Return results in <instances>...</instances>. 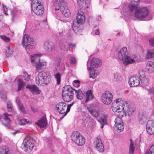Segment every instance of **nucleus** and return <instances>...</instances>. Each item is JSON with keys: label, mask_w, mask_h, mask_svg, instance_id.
<instances>
[{"label": "nucleus", "mask_w": 154, "mask_h": 154, "mask_svg": "<svg viewBox=\"0 0 154 154\" xmlns=\"http://www.w3.org/2000/svg\"><path fill=\"white\" fill-rule=\"evenodd\" d=\"M96 149L100 152H103L104 149L103 144L99 137H97L94 142Z\"/></svg>", "instance_id": "obj_18"}, {"label": "nucleus", "mask_w": 154, "mask_h": 154, "mask_svg": "<svg viewBox=\"0 0 154 154\" xmlns=\"http://www.w3.org/2000/svg\"><path fill=\"white\" fill-rule=\"evenodd\" d=\"M56 108L60 114H64L66 109V104L64 102H60L56 104Z\"/></svg>", "instance_id": "obj_16"}, {"label": "nucleus", "mask_w": 154, "mask_h": 154, "mask_svg": "<svg viewBox=\"0 0 154 154\" xmlns=\"http://www.w3.org/2000/svg\"><path fill=\"white\" fill-rule=\"evenodd\" d=\"M18 123L20 125H25L28 124L29 121L26 119H23L18 121Z\"/></svg>", "instance_id": "obj_41"}, {"label": "nucleus", "mask_w": 154, "mask_h": 154, "mask_svg": "<svg viewBox=\"0 0 154 154\" xmlns=\"http://www.w3.org/2000/svg\"><path fill=\"white\" fill-rule=\"evenodd\" d=\"M149 42L150 45L154 47V37L151 38L149 40Z\"/></svg>", "instance_id": "obj_53"}, {"label": "nucleus", "mask_w": 154, "mask_h": 154, "mask_svg": "<svg viewBox=\"0 0 154 154\" xmlns=\"http://www.w3.org/2000/svg\"><path fill=\"white\" fill-rule=\"evenodd\" d=\"M0 97L1 99L4 100L6 99V96L4 91H0Z\"/></svg>", "instance_id": "obj_47"}, {"label": "nucleus", "mask_w": 154, "mask_h": 154, "mask_svg": "<svg viewBox=\"0 0 154 154\" xmlns=\"http://www.w3.org/2000/svg\"><path fill=\"white\" fill-rule=\"evenodd\" d=\"M90 0H78L77 4L80 8H85L88 6Z\"/></svg>", "instance_id": "obj_26"}, {"label": "nucleus", "mask_w": 154, "mask_h": 154, "mask_svg": "<svg viewBox=\"0 0 154 154\" xmlns=\"http://www.w3.org/2000/svg\"><path fill=\"white\" fill-rule=\"evenodd\" d=\"M73 103H74V102H73L71 104H68V105L69 106H70L71 107V106L73 105Z\"/></svg>", "instance_id": "obj_63"}, {"label": "nucleus", "mask_w": 154, "mask_h": 154, "mask_svg": "<svg viewBox=\"0 0 154 154\" xmlns=\"http://www.w3.org/2000/svg\"><path fill=\"white\" fill-rule=\"evenodd\" d=\"M77 98L79 100H82L83 97V94L81 90H75Z\"/></svg>", "instance_id": "obj_35"}, {"label": "nucleus", "mask_w": 154, "mask_h": 154, "mask_svg": "<svg viewBox=\"0 0 154 154\" xmlns=\"http://www.w3.org/2000/svg\"><path fill=\"white\" fill-rule=\"evenodd\" d=\"M18 106L20 110L23 113L25 112V110L24 106L20 103H18Z\"/></svg>", "instance_id": "obj_48"}, {"label": "nucleus", "mask_w": 154, "mask_h": 154, "mask_svg": "<svg viewBox=\"0 0 154 154\" xmlns=\"http://www.w3.org/2000/svg\"><path fill=\"white\" fill-rule=\"evenodd\" d=\"M139 79H140L142 82H144L146 79L145 75V72L143 71L139 72Z\"/></svg>", "instance_id": "obj_34"}, {"label": "nucleus", "mask_w": 154, "mask_h": 154, "mask_svg": "<svg viewBox=\"0 0 154 154\" xmlns=\"http://www.w3.org/2000/svg\"><path fill=\"white\" fill-rule=\"evenodd\" d=\"M61 9L60 10L62 14L66 17H69L70 14V12L68 7L66 6H63L61 7Z\"/></svg>", "instance_id": "obj_28"}, {"label": "nucleus", "mask_w": 154, "mask_h": 154, "mask_svg": "<svg viewBox=\"0 0 154 154\" xmlns=\"http://www.w3.org/2000/svg\"><path fill=\"white\" fill-rule=\"evenodd\" d=\"M0 154H11V152L8 149L2 148L0 149Z\"/></svg>", "instance_id": "obj_43"}, {"label": "nucleus", "mask_w": 154, "mask_h": 154, "mask_svg": "<svg viewBox=\"0 0 154 154\" xmlns=\"http://www.w3.org/2000/svg\"><path fill=\"white\" fill-rule=\"evenodd\" d=\"M35 124L37 125L41 128L46 127L48 125L47 121L45 117L44 116L41 118L38 122H36Z\"/></svg>", "instance_id": "obj_25"}, {"label": "nucleus", "mask_w": 154, "mask_h": 154, "mask_svg": "<svg viewBox=\"0 0 154 154\" xmlns=\"http://www.w3.org/2000/svg\"><path fill=\"white\" fill-rule=\"evenodd\" d=\"M113 95L109 91H105L102 95L101 100L104 104L106 105L110 104L112 102Z\"/></svg>", "instance_id": "obj_12"}, {"label": "nucleus", "mask_w": 154, "mask_h": 154, "mask_svg": "<svg viewBox=\"0 0 154 154\" xmlns=\"http://www.w3.org/2000/svg\"><path fill=\"white\" fill-rule=\"evenodd\" d=\"M119 34H120V32H118V33H117V35H119Z\"/></svg>", "instance_id": "obj_64"}, {"label": "nucleus", "mask_w": 154, "mask_h": 154, "mask_svg": "<svg viewBox=\"0 0 154 154\" xmlns=\"http://www.w3.org/2000/svg\"><path fill=\"white\" fill-rule=\"evenodd\" d=\"M87 108L90 114L96 109L95 105L94 104H89L87 106Z\"/></svg>", "instance_id": "obj_38"}, {"label": "nucleus", "mask_w": 154, "mask_h": 154, "mask_svg": "<svg viewBox=\"0 0 154 154\" xmlns=\"http://www.w3.org/2000/svg\"><path fill=\"white\" fill-rule=\"evenodd\" d=\"M71 107L68 105L67 106L66 105V110L65 113L64 114V116H65L67 114L69 111Z\"/></svg>", "instance_id": "obj_52"}, {"label": "nucleus", "mask_w": 154, "mask_h": 154, "mask_svg": "<svg viewBox=\"0 0 154 154\" xmlns=\"http://www.w3.org/2000/svg\"><path fill=\"white\" fill-rule=\"evenodd\" d=\"M147 119L148 115L146 113H142L139 114L138 120L140 123H143L146 122Z\"/></svg>", "instance_id": "obj_29"}, {"label": "nucleus", "mask_w": 154, "mask_h": 154, "mask_svg": "<svg viewBox=\"0 0 154 154\" xmlns=\"http://www.w3.org/2000/svg\"><path fill=\"white\" fill-rule=\"evenodd\" d=\"M26 88L29 89L33 94L37 95L40 94V90L38 88L34 85H28Z\"/></svg>", "instance_id": "obj_23"}, {"label": "nucleus", "mask_w": 154, "mask_h": 154, "mask_svg": "<svg viewBox=\"0 0 154 154\" xmlns=\"http://www.w3.org/2000/svg\"><path fill=\"white\" fill-rule=\"evenodd\" d=\"M94 117L96 118V119L101 124V128H103L104 125L107 123V119L108 117V115L106 114H104L102 115V117L100 119L97 118L100 115L98 111L96 109L90 114Z\"/></svg>", "instance_id": "obj_10"}, {"label": "nucleus", "mask_w": 154, "mask_h": 154, "mask_svg": "<svg viewBox=\"0 0 154 154\" xmlns=\"http://www.w3.org/2000/svg\"><path fill=\"white\" fill-rule=\"evenodd\" d=\"M46 65L45 61L40 62V61L35 66L37 70H41L42 68Z\"/></svg>", "instance_id": "obj_33"}, {"label": "nucleus", "mask_w": 154, "mask_h": 154, "mask_svg": "<svg viewBox=\"0 0 154 154\" xmlns=\"http://www.w3.org/2000/svg\"><path fill=\"white\" fill-rule=\"evenodd\" d=\"M2 142V135L0 134V143Z\"/></svg>", "instance_id": "obj_62"}, {"label": "nucleus", "mask_w": 154, "mask_h": 154, "mask_svg": "<svg viewBox=\"0 0 154 154\" xmlns=\"http://www.w3.org/2000/svg\"><path fill=\"white\" fill-rule=\"evenodd\" d=\"M61 74L59 72H58L54 75V78L56 79L57 82V84L58 85L60 84L61 82Z\"/></svg>", "instance_id": "obj_37"}, {"label": "nucleus", "mask_w": 154, "mask_h": 154, "mask_svg": "<svg viewBox=\"0 0 154 154\" xmlns=\"http://www.w3.org/2000/svg\"><path fill=\"white\" fill-rule=\"evenodd\" d=\"M65 30L64 29H62L61 31H59V34L60 35H62L65 32Z\"/></svg>", "instance_id": "obj_56"}, {"label": "nucleus", "mask_w": 154, "mask_h": 154, "mask_svg": "<svg viewBox=\"0 0 154 154\" xmlns=\"http://www.w3.org/2000/svg\"><path fill=\"white\" fill-rule=\"evenodd\" d=\"M146 129L147 132L150 134L154 133V122L148 121L147 123Z\"/></svg>", "instance_id": "obj_20"}, {"label": "nucleus", "mask_w": 154, "mask_h": 154, "mask_svg": "<svg viewBox=\"0 0 154 154\" xmlns=\"http://www.w3.org/2000/svg\"><path fill=\"white\" fill-rule=\"evenodd\" d=\"M70 63L71 64H75L76 63L75 59L73 57H71L70 59Z\"/></svg>", "instance_id": "obj_51"}, {"label": "nucleus", "mask_w": 154, "mask_h": 154, "mask_svg": "<svg viewBox=\"0 0 154 154\" xmlns=\"http://www.w3.org/2000/svg\"><path fill=\"white\" fill-rule=\"evenodd\" d=\"M78 23L76 22H73L72 25V28L73 30L75 32H76L79 30V24L77 25Z\"/></svg>", "instance_id": "obj_42"}, {"label": "nucleus", "mask_w": 154, "mask_h": 154, "mask_svg": "<svg viewBox=\"0 0 154 154\" xmlns=\"http://www.w3.org/2000/svg\"><path fill=\"white\" fill-rule=\"evenodd\" d=\"M61 61V60L60 59H58L57 60V66H59L60 64V63Z\"/></svg>", "instance_id": "obj_58"}, {"label": "nucleus", "mask_w": 154, "mask_h": 154, "mask_svg": "<svg viewBox=\"0 0 154 154\" xmlns=\"http://www.w3.org/2000/svg\"><path fill=\"white\" fill-rule=\"evenodd\" d=\"M85 17L83 11L81 10H79L76 17L77 25L83 24L85 21Z\"/></svg>", "instance_id": "obj_15"}, {"label": "nucleus", "mask_w": 154, "mask_h": 154, "mask_svg": "<svg viewBox=\"0 0 154 154\" xmlns=\"http://www.w3.org/2000/svg\"><path fill=\"white\" fill-rule=\"evenodd\" d=\"M128 83L131 87L137 86L140 83L139 78L136 76H132L129 79Z\"/></svg>", "instance_id": "obj_19"}, {"label": "nucleus", "mask_w": 154, "mask_h": 154, "mask_svg": "<svg viewBox=\"0 0 154 154\" xmlns=\"http://www.w3.org/2000/svg\"><path fill=\"white\" fill-rule=\"evenodd\" d=\"M31 7L33 12L38 15H42L44 12L43 7L39 0H32Z\"/></svg>", "instance_id": "obj_8"}, {"label": "nucleus", "mask_w": 154, "mask_h": 154, "mask_svg": "<svg viewBox=\"0 0 154 154\" xmlns=\"http://www.w3.org/2000/svg\"><path fill=\"white\" fill-rule=\"evenodd\" d=\"M13 53L12 50L9 47H8L6 49V53L5 54L6 55L9 57L11 56Z\"/></svg>", "instance_id": "obj_40"}, {"label": "nucleus", "mask_w": 154, "mask_h": 154, "mask_svg": "<svg viewBox=\"0 0 154 154\" xmlns=\"http://www.w3.org/2000/svg\"><path fill=\"white\" fill-rule=\"evenodd\" d=\"M88 69L89 71V77L90 78H92L93 79H94L97 76L99 75L100 74L98 70L94 69L93 68L89 69V68H88Z\"/></svg>", "instance_id": "obj_27"}, {"label": "nucleus", "mask_w": 154, "mask_h": 154, "mask_svg": "<svg viewBox=\"0 0 154 154\" xmlns=\"http://www.w3.org/2000/svg\"><path fill=\"white\" fill-rule=\"evenodd\" d=\"M18 91L20 90L23 87L24 83L22 79H19L18 80Z\"/></svg>", "instance_id": "obj_44"}, {"label": "nucleus", "mask_w": 154, "mask_h": 154, "mask_svg": "<svg viewBox=\"0 0 154 154\" xmlns=\"http://www.w3.org/2000/svg\"><path fill=\"white\" fill-rule=\"evenodd\" d=\"M122 80L121 74L118 72H116L114 74L113 81L117 83H120Z\"/></svg>", "instance_id": "obj_31"}, {"label": "nucleus", "mask_w": 154, "mask_h": 154, "mask_svg": "<svg viewBox=\"0 0 154 154\" xmlns=\"http://www.w3.org/2000/svg\"><path fill=\"white\" fill-rule=\"evenodd\" d=\"M115 124L114 129L118 132L120 133L124 129V125L121 119L116 118L115 120Z\"/></svg>", "instance_id": "obj_13"}, {"label": "nucleus", "mask_w": 154, "mask_h": 154, "mask_svg": "<svg viewBox=\"0 0 154 154\" xmlns=\"http://www.w3.org/2000/svg\"><path fill=\"white\" fill-rule=\"evenodd\" d=\"M146 68L149 73H151L154 71V62L148 61L146 64Z\"/></svg>", "instance_id": "obj_30"}, {"label": "nucleus", "mask_w": 154, "mask_h": 154, "mask_svg": "<svg viewBox=\"0 0 154 154\" xmlns=\"http://www.w3.org/2000/svg\"><path fill=\"white\" fill-rule=\"evenodd\" d=\"M1 38L4 41L6 42H9L10 40L9 38L7 37L5 35H1Z\"/></svg>", "instance_id": "obj_50"}, {"label": "nucleus", "mask_w": 154, "mask_h": 154, "mask_svg": "<svg viewBox=\"0 0 154 154\" xmlns=\"http://www.w3.org/2000/svg\"><path fill=\"white\" fill-rule=\"evenodd\" d=\"M12 103L11 102L8 101L7 103V109L8 110L9 112H11L12 109Z\"/></svg>", "instance_id": "obj_46"}, {"label": "nucleus", "mask_w": 154, "mask_h": 154, "mask_svg": "<svg viewBox=\"0 0 154 154\" xmlns=\"http://www.w3.org/2000/svg\"><path fill=\"white\" fill-rule=\"evenodd\" d=\"M22 43L27 52L35 48V44L34 39L28 35L25 34L23 35Z\"/></svg>", "instance_id": "obj_5"}, {"label": "nucleus", "mask_w": 154, "mask_h": 154, "mask_svg": "<svg viewBox=\"0 0 154 154\" xmlns=\"http://www.w3.org/2000/svg\"><path fill=\"white\" fill-rule=\"evenodd\" d=\"M72 140L79 146H81L85 143V137L79 133L73 132L71 135Z\"/></svg>", "instance_id": "obj_9"}, {"label": "nucleus", "mask_w": 154, "mask_h": 154, "mask_svg": "<svg viewBox=\"0 0 154 154\" xmlns=\"http://www.w3.org/2000/svg\"><path fill=\"white\" fill-rule=\"evenodd\" d=\"M51 80V76L48 72H39L35 79L36 83L38 85H47Z\"/></svg>", "instance_id": "obj_4"}, {"label": "nucleus", "mask_w": 154, "mask_h": 154, "mask_svg": "<svg viewBox=\"0 0 154 154\" xmlns=\"http://www.w3.org/2000/svg\"><path fill=\"white\" fill-rule=\"evenodd\" d=\"M3 11L4 13L6 15H8V14L7 12L8 11V8H6V7L5 6L3 5Z\"/></svg>", "instance_id": "obj_54"}, {"label": "nucleus", "mask_w": 154, "mask_h": 154, "mask_svg": "<svg viewBox=\"0 0 154 154\" xmlns=\"http://www.w3.org/2000/svg\"><path fill=\"white\" fill-rule=\"evenodd\" d=\"M145 154H154V145L150 147L148 152H146Z\"/></svg>", "instance_id": "obj_45"}, {"label": "nucleus", "mask_w": 154, "mask_h": 154, "mask_svg": "<svg viewBox=\"0 0 154 154\" xmlns=\"http://www.w3.org/2000/svg\"><path fill=\"white\" fill-rule=\"evenodd\" d=\"M10 116V115L5 113L3 115L0 116V120L2 124L7 126L8 128H10L11 121L9 118L8 116Z\"/></svg>", "instance_id": "obj_14"}, {"label": "nucleus", "mask_w": 154, "mask_h": 154, "mask_svg": "<svg viewBox=\"0 0 154 154\" xmlns=\"http://www.w3.org/2000/svg\"><path fill=\"white\" fill-rule=\"evenodd\" d=\"M127 48L123 47L118 52L117 57L119 60L122 61L125 66L136 63L137 61V56L135 55L128 56Z\"/></svg>", "instance_id": "obj_2"}, {"label": "nucleus", "mask_w": 154, "mask_h": 154, "mask_svg": "<svg viewBox=\"0 0 154 154\" xmlns=\"http://www.w3.org/2000/svg\"><path fill=\"white\" fill-rule=\"evenodd\" d=\"M45 49L46 50L49 51H52L54 49V43L50 41H46L44 44Z\"/></svg>", "instance_id": "obj_22"}, {"label": "nucleus", "mask_w": 154, "mask_h": 154, "mask_svg": "<svg viewBox=\"0 0 154 154\" xmlns=\"http://www.w3.org/2000/svg\"><path fill=\"white\" fill-rule=\"evenodd\" d=\"M35 140L30 137H26L23 140L21 147L24 151L27 152H30L35 145Z\"/></svg>", "instance_id": "obj_7"}, {"label": "nucleus", "mask_w": 154, "mask_h": 154, "mask_svg": "<svg viewBox=\"0 0 154 154\" xmlns=\"http://www.w3.org/2000/svg\"><path fill=\"white\" fill-rule=\"evenodd\" d=\"M94 98L93 96L91 90H88L86 92V100L85 102L87 103L89 101L92 100Z\"/></svg>", "instance_id": "obj_32"}, {"label": "nucleus", "mask_w": 154, "mask_h": 154, "mask_svg": "<svg viewBox=\"0 0 154 154\" xmlns=\"http://www.w3.org/2000/svg\"><path fill=\"white\" fill-rule=\"evenodd\" d=\"M69 46L70 47H71V46L73 47H74L75 46V44H69Z\"/></svg>", "instance_id": "obj_60"}, {"label": "nucleus", "mask_w": 154, "mask_h": 154, "mask_svg": "<svg viewBox=\"0 0 154 154\" xmlns=\"http://www.w3.org/2000/svg\"><path fill=\"white\" fill-rule=\"evenodd\" d=\"M40 56L39 54H35L30 56L31 63L32 65L34 66L40 60Z\"/></svg>", "instance_id": "obj_24"}, {"label": "nucleus", "mask_w": 154, "mask_h": 154, "mask_svg": "<svg viewBox=\"0 0 154 154\" xmlns=\"http://www.w3.org/2000/svg\"><path fill=\"white\" fill-rule=\"evenodd\" d=\"M60 20L61 21H62L64 23H65L67 22V21L66 20H61V19H60Z\"/></svg>", "instance_id": "obj_61"}, {"label": "nucleus", "mask_w": 154, "mask_h": 154, "mask_svg": "<svg viewBox=\"0 0 154 154\" xmlns=\"http://www.w3.org/2000/svg\"><path fill=\"white\" fill-rule=\"evenodd\" d=\"M149 13L147 7L139 8L134 17L140 20H149L152 19V15L149 16Z\"/></svg>", "instance_id": "obj_3"}, {"label": "nucleus", "mask_w": 154, "mask_h": 154, "mask_svg": "<svg viewBox=\"0 0 154 154\" xmlns=\"http://www.w3.org/2000/svg\"><path fill=\"white\" fill-rule=\"evenodd\" d=\"M148 91L149 94L152 93L154 94V88H149L148 90Z\"/></svg>", "instance_id": "obj_55"}, {"label": "nucleus", "mask_w": 154, "mask_h": 154, "mask_svg": "<svg viewBox=\"0 0 154 154\" xmlns=\"http://www.w3.org/2000/svg\"><path fill=\"white\" fill-rule=\"evenodd\" d=\"M113 103L115 104V106L112 107V110L118 116L117 118L120 119L124 115H131L134 109L132 106L128 104L121 99H116Z\"/></svg>", "instance_id": "obj_1"}, {"label": "nucleus", "mask_w": 154, "mask_h": 154, "mask_svg": "<svg viewBox=\"0 0 154 154\" xmlns=\"http://www.w3.org/2000/svg\"><path fill=\"white\" fill-rule=\"evenodd\" d=\"M74 89L69 85L65 86L63 88L62 97L64 101L69 102L73 97Z\"/></svg>", "instance_id": "obj_6"}, {"label": "nucleus", "mask_w": 154, "mask_h": 154, "mask_svg": "<svg viewBox=\"0 0 154 154\" xmlns=\"http://www.w3.org/2000/svg\"><path fill=\"white\" fill-rule=\"evenodd\" d=\"M102 65L101 61L99 59L96 58H93L90 62V66L89 69L92 68H97L100 67Z\"/></svg>", "instance_id": "obj_17"}, {"label": "nucleus", "mask_w": 154, "mask_h": 154, "mask_svg": "<svg viewBox=\"0 0 154 154\" xmlns=\"http://www.w3.org/2000/svg\"><path fill=\"white\" fill-rule=\"evenodd\" d=\"M146 58L147 59L151 58L154 57V50H148L146 55Z\"/></svg>", "instance_id": "obj_36"}, {"label": "nucleus", "mask_w": 154, "mask_h": 154, "mask_svg": "<svg viewBox=\"0 0 154 154\" xmlns=\"http://www.w3.org/2000/svg\"><path fill=\"white\" fill-rule=\"evenodd\" d=\"M23 78L25 80L28 81L30 79V78L29 75L26 72L23 73Z\"/></svg>", "instance_id": "obj_49"}, {"label": "nucleus", "mask_w": 154, "mask_h": 154, "mask_svg": "<svg viewBox=\"0 0 154 154\" xmlns=\"http://www.w3.org/2000/svg\"><path fill=\"white\" fill-rule=\"evenodd\" d=\"M73 82L74 83H77L78 86L80 85V83L78 80H75Z\"/></svg>", "instance_id": "obj_57"}, {"label": "nucleus", "mask_w": 154, "mask_h": 154, "mask_svg": "<svg viewBox=\"0 0 154 154\" xmlns=\"http://www.w3.org/2000/svg\"><path fill=\"white\" fill-rule=\"evenodd\" d=\"M139 2H138L133 1L129 4L128 8L129 12V16L131 18L134 19L136 12L138 10Z\"/></svg>", "instance_id": "obj_11"}, {"label": "nucleus", "mask_w": 154, "mask_h": 154, "mask_svg": "<svg viewBox=\"0 0 154 154\" xmlns=\"http://www.w3.org/2000/svg\"><path fill=\"white\" fill-rule=\"evenodd\" d=\"M95 33L96 35H99L100 33L99 31V30L98 29H97L95 30Z\"/></svg>", "instance_id": "obj_59"}, {"label": "nucleus", "mask_w": 154, "mask_h": 154, "mask_svg": "<svg viewBox=\"0 0 154 154\" xmlns=\"http://www.w3.org/2000/svg\"><path fill=\"white\" fill-rule=\"evenodd\" d=\"M134 143L131 140L129 149V154H134Z\"/></svg>", "instance_id": "obj_39"}, {"label": "nucleus", "mask_w": 154, "mask_h": 154, "mask_svg": "<svg viewBox=\"0 0 154 154\" xmlns=\"http://www.w3.org/2000/svg\"><path fill=\"white\" fill-rule=\"evenodd\" d=\"M66 3L64 0H56L54 3L55 10L61 9V7L66 6Z\"/></svg>", "instance_id": "obj_21"}]
</instances>
